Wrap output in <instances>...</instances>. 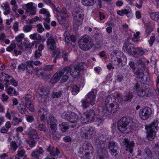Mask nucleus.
<instances>
[{
  "mask_svg": "<svg viewBox=\"0 0 159 159\" xmlns=\"http://www.w3.org/2000/svg\"><path fill=\"white\" fill-rule=\"evenodd\" d=\"M115 99L113 97L108 96L105 101V104L107 106L108 108H112L114 110L117 111L119 107V105L116 102Z\"/></svg>",
  "mask_w": 159,
  "mask_h": 159,
  "instance_id": "9",
  "label": "nucleus"
},
{
  "mask_svg": "<svg viewBox=\"0 0 159 159\" xmlns=\"http://www.w3.org/2000/svg\"><path fill=\"white\" fill-rule=\"evenodd\" d=\"M24 34L23 33H21L16 37V40L17 42H20L22 41V40L24 38Z\"/></svg>",
  "mask_w": 159,
  "mask_h": 159,
  "instance_id": "57",
  "label": "nucleus"
},
{
  "mask_svg": "<svg viewBox=\"0 0 159 159\" xmlns=\"http://www.w3.org/2000/svg\"><path fill=\"white\" fill-rule=\"evenodd\" d=\"M25 152L24 149H19L16 155V159H20L21 157H25Z\"/></svg>",
  "mask_w": 159,
  "mask_h": 159,
  "instance_id": "30",
  "label": "nucleus"
},
{
  "mask_svg": "<svg viewBox=\"0 0 159 159\" xmlns=\"http://www.w3.org/2000/svg\"><path fill=\"white\" fill-rule=\"evenodd\" d=\"M1 7L4 11L3 14L4 15H7L11 12L10 6L7 2L3 3Z\"/></svg>",
  "mask_w": 159,
  "mask_h": 159,
  "instance_id": "24",
  "label": "nucleus"
},
{
  "mask_svg": "<svg viewBox=\"0 0 159 159\" xmlns=\"http://www.w3.org/2000/svg\"><path fill=\"white\" fill-rule=\"evenodd\" d=\"M96 0H82L83 4L86 6L93 5L96 2Z\"/></svg>",
  "mask_w": 159,
  "mask_h": 159,
  "instance_id": "32",
  "label": "nucleus"
},
{
  "mask_svg": "<svg viewBox=\"0 0 159 159\" xmlns=\"http://www.w3.org/2000/svg\"><path fill=\"white\" fill-rule=\"evenodd\" d=\"M62 92L61 91L57 92H53L52 93V96L53 98H59L62 95Z\"/></svg>",
  "mask_w": 159,
  "mask_h": 159,
  "instance_id": "46",
  "label": "nucleus"
},
{
  "mask_svg": "<svg viewBox=\"0 0 159 159\" xmlns=\"http://www.w3.org/2000/svg\"><path fill=\"white\" fill-rule=\"evenodd\" d=\"M86 68L87 66L85 63H80L76 66L66 67L65 69L66 70L67 74L69 73L72 77L76 78L80 75V71L86 69Z\"/></svg>",
  "mask_w": 159,
  "mask_h": 159,
  "instance_id": "1",
  "label": "nucleus"
},
{
  "mask_svg": "<svg viewBox=\"0 0 159 159\" xmlns=\"http://www.w3.org/2000/svg\"><path fill=\"white\" fill-rule=\"evenodd\" d=\"M135 88L138 89L137 94L138 96L140 97H145L147 90L145 89L144 88H142L140 86L137 84L135 86Z\"/></svg>",
  "mask_w": 159,
  "mask_h": 159,
  "instance_id": "22",
  "label": "nucleus"
},
{
  "mask_svg": "<svg viewBox=\"0 0 159 159\" xmlns=\"http://www.w3.org/2000/svg\"><path fill=\"white\" fill-rule=\"evenodd\" d=\"M133 123L128 117H124L118 121L117 127L118 129L121 132L124 133L128 128L129 125Z\"/></svg>",
  "mask_w": 159,
  "mask_h": 159,
  "instance_id": "5",
  "label": "nucleus"
},
{
  "mask_svg": "<svg viewBox=\"0 0 159 159\" xmlns=\"http://www.w3.org/2000/svg\"><path fill=\"white\" fill-rule=\"evenodd\" d=\"M33 99L32 96L31 94H26L25 97V104H28V103L31 102V101L33 100Z\"/></svg>",
  "mask_w": 159,
  "mask_h": 159,
  "instance_id": "43",
  "label": "nucleus"
},
{
  "mask_svg": "<svg viewBox=\"0 0 159 159\" xmlns=\"http://www.w3.org/2000/svg\"><path fill=\"white\" fill-rule=\"evenodd\" d=\"M130 12L129 10L125 9L121 10H119L117 11V14L120 16H123L124 14L127 15Z\"/></svg>",
  "mask_w": 159,
  "mask_h": 159,
  "instance_id": "45",
  "label": "nucleus"
},
{
  "mask_svg": "<svg viewBox=\"0 0 159 159\" xmlns=\"http://www.w3.org/2000/svg\"><path fill=\"white\" fill-rule=\"evenodd\" d=\"M61 130L64 132H66L69 128L68 125L65 123H63L59 125Z\"/></svg>",
  "mask_w": 159,
  "mask_h": 159,
  "instance_id": "44",
  "label": "nucleus"
},
{
  "mask_svg": "<svg viewBox=\"0 0 159 159\" xmlns=\"http://www.w3.org/2000/svg\"><path fill=\"white\" fill-rule=\"evenodd\" d=\"M107 138L103 135H101L98 137L95 140V145L98 149H100L102 151L107 147L106 140Z\"/></svg>",
  "mask_w": 159,
  "mask_h": 159,
  "instance_id": "8",
  "label": "nucleus"
},
{
  "mask_svg": "<svg viewBox=\"0 0 159 159\" xmlns=\"http://www.w3.org/2000/svg\"><path fill=\"white\" fill-rule=\"evenodd\" d=\"M54 123H55V124L53 125H50L51 129L50 130V132L52 134H54L56 132L57 129V121L55 120Z\"/></svg>",
  "mask_w": 159,
  "mask_h": 159,
  "instance_id": "36",
  "label": "nucleus"
},
{
  "mask_svg": "<svg viewBox=\"0 0 159 159\" xmlns=\"http://www.w3.org/2000/svg\"><path fill=\"white\" fill-rule=\"evenodd\" d=\"M60 54L61 52L58 50L54 52V55H56L53 61L54 63H56V60L58 58H59L61 57Z\"/></svg>",
  "mask_w": 159,
  "mask_h": 159,
  "instance_id": "55",
  "label": "nucleus"
},
{
  "mask_svg": "<svg viewBox=\"0 0 159 159\" xmlns=\"http://www.w3.org/2000/svg\"><path fill=\"white\" fill-rule=\"evenodd\" d=\"M54 68V66L53 65H47L44 66L42 70L44 71H52Z\"/></svg>",
  "mask_w": 159,
  "mask_h": 159,
  "instance_id": "40",
  "label": "nucleus"
},
{
  "mask_svg": "<svg viewBox=\"0 0 159 159\" xmlns=\"http://www.w3.org/2000/svg\"><path fill=\"white\" fill-rule=\"evenodd\" d=\"M48 112V110L45 108H41L39 110L38 115L40 116L41 121L47 118V115Z\"/></svg>",
  "mask_w": 159,
  "mask_h": 159,
  "instance_id": "19",
  "label": "nucleus"
},
{
  "mask_svg": "<svg viewBox=\"0 0 159 159\" xmlns=\"http://www.w3.org/2000/svg\"><path fill=\"white\" fill-rule=\"evenodd\" d=\"M110 108H108L107 106L105 105V106L102 108V111L104 114H108V113H114L116 111L114 110L112 108L110 107Z\"/></svg>",
  "mask_w": 159,
  "mask_h": 159,
  "instance_id": "31",
  "label": "nucleus"
},
{
  "mask_svg": "<svg viewBox=\"0 0 159 159\" xmlns=\"http://www.w3.org/2000/svg\"><path fill=\"white\" fill-rule=\"evenodd\" d=\"M40 91L41 93L39 94V98L40 99L42 98L41 102H45L50 94L49 89L46 87L43 86L40 89Z\"/></svg>",
  "mask_w": 159,
  "mask_h": 159,
  "instance_id": "11",
  "label": "nucleus"
},
{
  "mask_svg": "<svg viewBox=\"0 0 159 159\" xmlns=\"http://www.w3.org/2000/svg\"><path fill=\"white\" fill-rule=\"evenodd\" d=\"M108 148L111 154L113 155H116L119 151V148L117 143L113 141L109 142Z\"/></svg>",
  "mask_w": 159,
  "mask_h": 159,
  "instance_id": "14",
  "label": "nucleus"
},
{
  "mask_svg": "<svg viewBox=\"0 0 159 159\" xmlns=\"http://www.w3.org/2000/svg\"><path fill=\"white\" fill-rule=\"evenodd\" d=\"M55 10L57 13V19L59 24L65 27L69 26L68 18V15L67 14V11L65 8L61 10L59 8H55Z\"/></svg>",
  "mask_w": 159,
  "mask_h": 159,
  "instance_id": "2",
  "label": "nucleus"
},
{
  "mask_svg": "<svg viewBox=\"0 0 159 159\" xmlns=\"http://www.w3.org/2000/svg\"><path fill=\"white\" fill-rule=\"evenodd\" d=\"M136 65L137 66L139 70H143L144 69L145 65L143 62L140 59L137 60L136 62Z\"/></svg>",
  "mask_w": 159,
  "mask_h": 159,
  "instance_id": "34",
  "label": "nucleus"
},
{
  "mask_svg": "<svg viewBox=\"0 0 159 159\" xmlns=\"http://www.w3.org/2000/svg\"><path fill=\"white\" fill-rule=\"evenodd\" d=\"M158 119H156L150 125L146 126L149 140L152 139L155 137L156 132L157 131L158 129Z\"/></svg>",
  "mask_w": 159,
  "mask_h": 159,
  "instance_id": "4",
  "label": "nucleus"
},
{
  "mask_svg": "<svg viewBox=\"0 0 159 159\" xmlns=\"http://www.w3.org/2000/svg\"><path fill=\"white\" fill-rule=\"evenodd\" d=\"M79 47L84 51H87L92 48L93 43L91 38L85 34L80 39L79 41Z\"/></svg>",
  "mask_w": 159,
  "mask_h": 159,
  "instance_id": "3",
  "label": "nucleus"
},
{
  "mask_svg": "<svg viewBox=\"0 0 159 159\" xmlns=\"http://www.w3.org/2000/svg\"><path fill=\"white\" fill-rule=\"evenodd\" d=\"M3 76L4 77V79L5 81L6 82V84L8 85L10 84V80H9L8 79H10L12 78V77L10 75H8V74L4 73V74L3 75Z\"/></svg>",
  "mask_w": 159,
  "mask_h": 159,
  "instance_id": "49",
  "label": "nucleus"
},
{
  "mask_svg": "<svg viewBox=\"0 0 159 159\" xmlns=\"http://www.w3.org/2000/svg\"><path fill=\"white\" fill-rule=\"evenodd\" d=\"M70 114L69 112H63L62 114V117L64 119L69 120L70 119Z\"/></svg>",
  "mask_w": 159,
  "mask_h": 159,
  "instance_id": "56",
  "label": "nucleus"
},
{
  "mask_svg": "<svg viewBox=\"0 0 159 159\" xmlns=\"http://www.w3.org/2000/svg\"><path fill=\"white\" fill-rule=\"evenodd\" d=\"M155 96L154 93L152 90H147L146 92L145 96L144 97H147L150 98H153Z\"/></svg>",
  "mask_w": 159,
  "mask_h": 159,
  "instance_id": "47",
  "label": "nucleus"
},
{
  "mask_svg": "<svg viewBox=\"0 0 159 159\" xmlns=\"http://www.w3.org/2000/svg\"><path fill=\"white\" fill-rule=\"evenodd\" d=\"M34 139H30L27 141V143L29 144V146L30 147H33L35 146L36 143Z\"/></svg>",
  "mask_w": 159,
  "mask_h": 159,
  "instance_id": "59",
  "label": "nucleus"
},
{
  "mask_svg": "<svg viewBox=\"0 0 159 159\" xmlns=\"http://www.w3.org/2000/svg\"><path fill=\"white\" fill-rule=\"evenodd\" d=\"M83 116L85 117H87L91 123L94 121L96 116L95 111L92 110L86 112L84 114Z\"/></svg>",
  "mask_w": 159,
  "mask_h": 159,
  "instance_id": "16",
  "label": "nucleus"
},
{
  "mask_svg": "<svg viewBox=\"0 0 159 159\" xmlns=\"http://www.w3.org/2000/svg\"><path fill=\"white\" fill-rule=\"evenodd\" d=\"M134 45L130 43H127L124 44V47L125 48L126 50L129 53H131L132 49L134 50L135 48L134 47Z\"/></svg>",
  "mask_w": 159,
  "mask_h": 159,
  "instance_id": "33",
  "label": "nucleus"
},
{
  "mask_svg": "<svg viewBox=\"0 0 159 159\" xmlns=\"http://www.w3.org/2000/svg\"><path fill=\"white\" fill-rule=\"evenodd\" d=\"M144 76V71L142 70H139L137 75V78H140L142 80L143 79Z\"/></svg>",
  "mask_w": 159,
  "mask_h": 159,
  "instance_id": "51",
  "label": "nucleus"
},
{
  "mask_svg": "<svg viewBox=\"0 0 159 159\" xmlns=\"http://www.w3.org/2000/svg\"><path fill=\"white\" fill-rule=\"evenodd\" d=\"M47 43L48 47L52 50H54L56 49V43L53 37H49L47 41Z\"/></svg>",
  "mask_w": 159,
  "mask_h": 159,
  "instance_id": "17",
  "label": "nucleus"
},
{
  "mask_svg": "<svg viewBox=\"0 0 159 159\" xmlns=\"http://www.w3.org/2000/svg\"><path fill=\"white\" fill-rule=\"evenodd\" d=\"M32 29V26L31 25H25L23 28V30L26 32H30Z\"/></svg>",
  "mask_w": 159,
  "mask_h": 159,
  "instance_id": "53",
  "label": "nucleus"
},
{
  "mask_svg": "<svg viewBox=\"0 0 159 159\" xmlns=\"http://www.w3.org/2000/svg\"><path fill=\"white\" fill-rule=\"evenodd\" d=\"M47 150L50 152V154L52 156L56 157L60 153V152L57 148H56V149L54 148L53 146L50 145Z\"/></svg>",
  "mask_w": 159,
  "mask_h": 159,
  "instance_id": "23",
  "label": "nucleus"
},
{
  "mask_svg": "<svg viewBox=\"0 0 159 159\" xmlns=\"http://www.w3.org/2000/svg\"><path fill=\"white\" fill-rule=\"evenodd\" d=\"M44 151L43 148L40 147L38 149H36L32 152L31 154V156L34 158L33 159H39L40 155L42 154Z\"/></svg>",
  "mask_w": 159,
  "mask_h": 159,
  "instance_id": "20",
  "label": "nucleus"
},
{
  "mask_svg": "<svg viewBox=\"0 0 159 159\" xmlns=\"http://www.w3.org/2000/svg\"><path fill=\"white\" fill-rule=\"evenodd\" d=\"M37 122L39 124L38 127L39 130L41 131L46 132L47 130V128L46 126L43 124H39L38 121Z\"/></svg>",
  "mask_w": 159,
  "mask_h": 159,
  "instance_id": "41",
  "label": "nucleus"
},
{
  "mask_svg": "<svg viewBox=\"0 0 159 159\" xmlns=\"http://www.w3.org/2000/svg\"><path fill=\"white\" fill-rule=\"evenodd\" d=\"M27 64L22 63L18 67V69L20 71L24 70L26 68Z\"/></svg>",
  "mask_w": 159,
  "mask_h": 159,
  "instance_id": "63",
  "label": "nucleus"
},
{
  "mask_svg": "<svg viewBox=\"0 0 159 159\" xmlns=\"http://www.w3.org/2000/svg\"><path fill=\"white\" fill-rule=\"evenodd\" d=\"M33 61H29L26 62V69L27 73L28 74H32L34 70L33 66Z\"/></svg>",
  "mask_w": 159,
  "mask_h": 159,
  "instance_id": "25",
  "label": "nucleus"
},
{
  "mask_svg": "<svg viewBox=\"0 0 159 159\" xmlns=\"http://www.w3.org/2000/svg\"><path fill=\"white\" fill-rule=\"evenodd\" d=\"M28 134L31 139H39V137L37 134L36 131L34 129H31L29 133Z\"/></svg>",
  "mask_w": 159,
  "mask_h": 159,
  "instance_id": "29",
  "label": "nucleus"
},
{
  "mask_svg": "<svg viewBox=\"0 0 159 159\" xmlns=\"http://www.w3.org/2000/svg\"><path fill=\"white\" fill-rule=\"evenodd\" d=\"M80 121L83 124H87L91 123L87 117H85L83 116L81 118Z\"/></svg>",
  "mask_w": 159,
  "mask_h": 159,
  "instance_id": "60",
  "label": "nucleus"
},
{
  "mask_svg": "<svg viewBox=\"0 0 159 159\" xmlns=\"http://www.w3.org/2000/svg\"><path fill=\"white\" fill-rule=\"evenodd\" d=\"M18 109L20 113L22 114H25L26 111V106L20 104L18 107Z\"/></svg>",
  "mask_w": 159,
  "mask_h": 159,
  "instance_id": "38",
  "label": "nucleus"
},
{
  "mask_svg": "<svg viewBox=\"0 0 159 159\" xmlns=\"http://www.w3.org/2000/svg\"><path fill=\"white\" fill-rule=\"evenodd\" d=\"M25 106L30 111L33 112L34 111V108L33 105L31 102L28 103V104H25Z\"/></svg>",
  "mask_w": 159,
  "mask_h": 159,
  "instance_id": "54",
  "label": "nucleus"
},
{
  "mask_svg": "<svg viewBox=\"0 0 159 159\" xmlns=\"http://www.w3.org/2000/svg\"><path fill=\"white\" fill-rule=\"evenodd\" d=\"M16 45L14 43H12L7 48L6 50L7 51L11 52L16 48Z\"/></svg>",
  "mask_w": 159,
  "mask_h": 159,
  "instance_id": "62",
  "label": "nucleus"
},
{
  "mask_svg": "<svg viewBox=\"0 0 159 159\" xmlns=\"http://www.w3.org/2000/svg\"><path fill=\"white\" fill-rule=\"evenodd\" d=\"M135 50L137 52L138 54L140 56L143 55L144 54L147 53L148 52L146 49L142 48H135Z\"/></svg>",
  "mask_w": 159,
  "mask_h": 159,
  "instance_id": "35",
  "label": "nucleus"
},
{
  "mask_svg": "<svg viewBox=\"0 0 159 159\" xmlns=\"http://www.w3.org/2000/svg\"><path fill=\"white\" fill-rule=\"evenodd\" d=\"M69 121L72 123H75L77 122L79 118L78 115L74 112L71 113Z\"/></svg>",
  "mask_w": 159,
  "mask_h": 159,
  "instance_id": "28",
  "label": "nucleus"
},
{
  "mask_svg": "<svg viewBox=\"0 0 159 159\" xmlns=\"http://www.w3.org/2000/svg\"><path fill=\"white\" fill-rule=\"evenodd\" d=\"M82 103V107L84 108H86L88 107L89 105H90V102L88 100H82L81 101Z\"/></svg>",
  "mask_w": 159,
  "mask_h": 159,
  "instance_id": "48",
  "label": "nucleus"
},
{
  "mask_svg": "<svg viewBox=\"0 0 159 159\" xmlns=\"http://www.w3.org/2000/svg\"><path fill=\"white\" fill-rule=\"evenodd\" d=\"M151 18L155 21H158L159 19V12H152L150 14Z\"/></svg>",
  "mask_w": 159,
  "mask_h": 159,
  "instance_id": "39",
  "label": "nucleus"
},
{
  "mask_svg": "<svg viewBox=\"0 0 159 159\" xmlns=\"http://www.w3.org/2000/svg\"><path fill=\"white\" fill-rule=\"evenodd\" d=\"M151 114V110L149 107H146L143 108L140 111L139 116L143 120H146L149 118Z\"/></svg>",
  "mask_w": 159,
  "mask_h": 159,
  "instance_id": "10",
  "label": "nucleus"
},
{
  "mask_svg": "<svg viewBox=\"0 0 159 159\" xmlns=\"http://www.w3.org/2000/svg\"><path fill=\"white\" fill-rule=\"evenodd\" d=\"M39 13L41 14L44 15L45 17L44 19L45 21L48 23L50 22V15L49 12L45 8L41 9L39 11Z\"/></svg>",
  "mask_w": 159,
  "mask_h": 159,
  "instance_id": "21",
  "label": "nucleus"
},
{
  "mask_svg": "<svg viewBox=\"0 0 159 159\" xmlns=\"http://www.w3.org/2000/svg\"><path fill=\"white\" fill-rule=\"evenodd\" d=\"M19 24L18 21H15L13 25V29H14L15 32H16L19 30Z\"/></svg>",
  "mask_w": 159,
  "mask_h": 159,
  "instance_id": "64",
  "label": "nucleus"
},
{
  "mask_svg": "<svg viewBox=\"0 0 159 159\" xmlns=\"http://www.w3.org/2000/svg\"><path fill=\"white\" fill-rule=\"evenodd\" d=\"M93 150V147L91 144L90 143H84L83 144V146L81 149V150L84 151V152H85V151H88L89 152H92Z\"/></svg>",
  "mask_w": 159,
  "mask_h": 159,
  "instance_id": "26",
  "label": "nucleus"
},
{
  "mask_svg": "<svg viewBox=\"0 0 159 159\" xmlns=\"http://www.w3.org/2000/svg\"><path fill=\"white\" fill-rule=\"evenodd\" d=\"M22 8L26 10V12L30 13V15H34L36 13V11L32 2L23 5Z\"/></svg>",
  "mask_w": 159,
  "mask_h": 159,
  "instance_id": "15",
  "label": "nucleus"
},
{
  "mask_svg": "<svg viewBox=\"0 0 159 159\" xmlns=\"http://www.w3.org/2000/svg\"><path fill=\"white\" fill-rule=\"evenodd\" d=\"M93 90L89 93L86 97V99L90 102L91 105H93L95 102L96 95Z\"/></svg>",
  "mask_w": 159,
  "mask_h": 159,
  "instance_id": "18",
  "label": "nucleus"
},
{
  "mask_svg": "<svg viewBox=\"0 0 159 159\" xmlns=\"http://www.w3.org/2000/svg\"><path fill=\"white\" fill-rule=\"evenodd\" d=\"M22 121V120L21 119L18 118L16 117H14L13 119L12 123L14 125H16L19 124Z\"/></svg>",
  "mask_w": 159,
  "mask_h": 159,
  "instance_id": "50",
  "label": "nucleus"
},
{
  "mask_svg": "<svg viewBox=\"0 0 159 159\" xmlns=\"http://www.w3.org/2000/svg\"><path fill=\"white\" fill-rule=\"evenodd\" d=\"M65 71L66 72V70L65 69V67L62 70H58L51 78L50 82L52 84H54L57 82L61 78V77L65 74Z\"/></svg>",
  "mask_w": 159,
  "mask_h": 159,
  "instance_id": "12",
  "label": "nucleus"
},
{
  "mask_svg": "<svg viewBox=\"0 0 159 159\" xmlns=\"http://www.w3.org/2000/svg\"><path fill=\"white\" fill-rule=\"evenodd\" d=\"M153 150L156 154L159 155V142L156 144Z\"/></svg>",
  "mask_w": 159,
  "mask_h": 159,
  "instance_id": "61",
  "label": "nucleus"
},
{
  "mask_svg": "<svg viewBox=\"0 0 159 159\" xmlns=\"http://www.w3.org/2000/svg\"><path fill=\"white\" fill-rule=\"evenodd\" d=\"M80 135L81 137L85 139H90L94 136L96 134L95 130L92 128L89 129L83 127L80 130Z\"/></svg>",
  "mask_w": 159,
  "mask_h": 159,
  "instance_id": "7",
  "label": "nucleus"
},
{
  "mask_svg": "<svg viewBox=\"0 0 159 159\" xmlns=\"http://www.w3.org/2000/svg\"><path fill=\"white\" fill-rule=\"evenodd\" d=\"M74 20V27L75 29L78 27L84 19V14L82 10L76 11L73 13Z\"/></svg>",
  "mask_w": 159,
  "mask_h": 159,
  "instance_id": "6",
  "label": "nucleus"
},
{
  "mask_svg": "<svg viewBox=\"0 0 159 159\" xmlns=\"http://www.w3.org/2000/svg\"><path fill=\"white\" fill-rule=\"evenodd\" d=\"M26 120L29 122L31 123L34 120V119L33 116L26 115L25 116Z\"/></svg>",
  "mask_w": 159,
  "mask_h": 159,
  "instance_id": "52",
  "label": "nucleus"
},
{
  "mask_svg": "<svg viewBox=\"0 0 159 159\" xmlns=\"http://www.w3.org/2000/svg\"><path fill=\"white\" fill-rule=\"evenodd\" d=\"M123 145L125 147L126 151H128L130 153H132L134 146V143L133 141H130L128 139H125L123 141Z\"/></svg>",
  "mask_w": 159,
  "mask_h": 159,
  "instance_id": "13",
  "label": "nucleus"
},
{
  "mask_svg": "<svg viewBox=\"0 0 159 159\" xmlns=\"http://www.w3.org/2000/svg\"><path fill=\"white\" fill-rule=\"evenodd\" d=\"M72 88V93L73 95H76L79 91L80 89L79 87H78L76 85H73Z\"/></svg>",
  "mask_w": 159,
  "mask_h": 159,
  "instance_id": "42",
  "label": "nucleus"
},
{
  "mask_svg": "<svg viewBox=\"0 0 159 159\" xmlns=\"http://www.w3.org/2000/svg\"><path fill=\"white\" fill-rule=\"evenodd\" d=\"M133 96L132 94L129 93H126L123 96H122L121 100L125 102H129L131 101Z\"/></svg>",
  "mask_w": 159,
  "mask_h": 159,
  "instance_id": "27",
  "label": "nucleus"
},
{
  "mask_svg": "<svg viewBox=\"0 0 159 159\" xmlns=\"http://www.w3.org/2000/svg\"><path fill=\"white\" fill-rule=\"evenodd\" d=\"M103 120L99 116L96 117V124L98 126H99L103 123Z\"/></svg>",
  "mask_w": 159,
  "mask_h": 159,
  "instance_id": "58",
  "label": "nucleus"
},
{
  "mask_svg": "<svg viewBox=\"0 0 159 159\" xmlns=\"http://www.w3.org/2000/svg\"><path fill=\"white\" fill-rule=\"evenodd\" d=\"M30 38L31 39L37 40H40L41 39V36L37 33H35L30 34Z\"/></svg>",
  "mask_w": 159,
  "mask_h": 159,
  "instance_id": "37",
  "label": "nucleus"
}]
</instances>
